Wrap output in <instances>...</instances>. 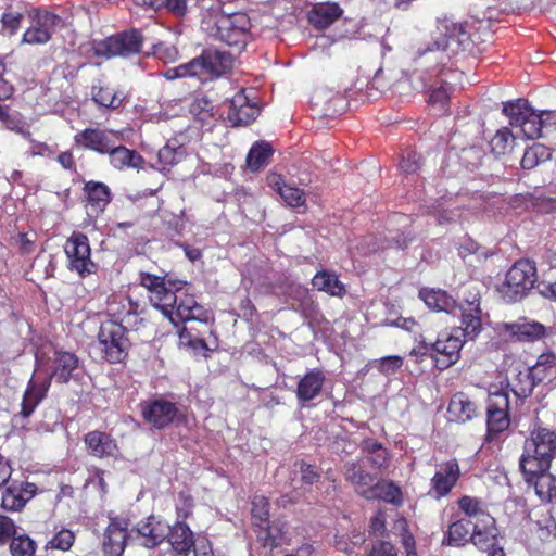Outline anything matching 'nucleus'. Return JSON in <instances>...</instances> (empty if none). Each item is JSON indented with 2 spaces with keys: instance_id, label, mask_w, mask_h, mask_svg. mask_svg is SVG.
<instances>
[{
  "instance_id": "23",
  "label": "nucleus",
  "mask_w": 556,
  "mask_h": 556,
  "mask_svg": "<svg viewBox=\"0 0 556 556\" xmlns=\"http://www.w3.org/2000/svg\"><path fill=\"white\" fill-rule=\"evenodd\" d=\"M470 540L475 546L488 553V556H505L501 546L497 545L495 520L490 526L475 523Z\"/></svg>"
},
{
  "instance_id": "47",
  "label": "nucleus",
  "mask_w": 556,
  "mask_h": 556,
  "mask_svg": "<svg viewBox=\"0 0 556 556\" xmlns=\"http://www.w3.org/2000/svg\"><path fill=\"white\" fill-rule=\"evenodd\" d=\"M260 531L257 533V538L262 541L264 546H268L270 548L277 547L282 543V532L281 529L276 525L260 523Z\"/></svg>"
},
{
  "instance_id": "10",
  "label": "nucleus",
  "mask_w": 556,
  "mask_h": 556,
  "mask_svg": "<svg viewBox=\"0 0 556 556\" xmlns=\"http://www.w3.org/2000/svg\"><path fill=\"white\" fill-rule=\"evenodd\" d=\"M508 410V393L506 391L490 392L486 409V442L497 440L501 433L508 430L510 426Z\"/></svg>"
},
{
  "instance_id": "18",
  "label": "nucleus",
  "mask_w": 556,
  "mask_h": 556,
  "mask_svg": "<svg viewBox=\"0 0 556 556\" xmlns=\"http://www.w3.org/2000/svg\"><path fill=\"white\" fill-rule=\"evenodd\" d=\"M258 114V106L249 100V97L243 90L235 94L231 99L228 111V121L233 126L248 125L255 121Z\"/></svg>"
},
{
  "instance_id": "8",
  "label": "nucleus",
  "mask_w": 556,
  "mask_h": 556,
  "mask_svg": "<svg viewBox=\"0 0 556 556\" xmlns=\"http://www.w3.org/2000/svg\"><path fill=\"white\" fill-rule=\"evenodd\" d=\"M494 332L505 341L533 343L554 334L552 328L540 321L522 316L511 323L501 321L493 327Z\"/></svg>"
},
{
  "instance_id": "26",
  "label": "nucleus",
  "mask_w": 556,
  "mask_h": 556,
  "mask_svg": "<svg viewBox=\"0 0 556 556\" xmlns=\"http://www.w3.org/2000/svg\"><path fill=\"white\" fill-rule=\"evenodd\" d=\"M343 13V10L334 2L319 3L313 7L308 13L309 23L317 29H326L332 25Z\"/></svg>"
},
{
  "instance_id": "19",
  "label": "nucleus",
  "mask_w": 556,
  "mask_h": 556,
  "mask_svg": "<svg viewBox=\"0 0 556 556\" xmlns=\"http://www.w3.org/2000/svg\"><path fill=\"white\" fill-rule=\"evenodd\" d=\"M84 443L89 455L97 458L117 457L119 448L115 439L106 432L93 430L85 434Z\"/></svg>"
},
{
  "instance_id": "42",
  "label": "nucleus",
  "mask_w": 556,
  "mask_h": 556,
  "mask_svg": "<svg viewBox=\"0 0 556 556\" xmlns=\"http://www.w3.org/2000/svg\"><path fill=\"white\" fill-rule=\"evenodd\" d=\"M536 381L532 378L529 368L523 371L519 370L515 374V377L509 381L511 391L518 397H527L531 394L533 388L536 386Z\"/></svg>"
},
{
  "instance_id": "34",
  "label": "nucleus",
  "mask_w": 556,
  "mask_h": 556,
  "mask_svg": "<svg viewBox=\"0 0 556 556\" xmlns=\"http://www.w3.org/2000/svg\"><path fill=\"white\" fill-rule=\"evenodd\" d=\"M529 370L536 383L553 380L556 377V355L549 351L542 353Z\"/></svg>"
},
{
  "instance_id": "12",
  "label": "nucleus",
  "mask_w": 556,
  "mask_h": 556,
  "mask_svg": "<svg viewBox=\"0 0 556 556\" xmlns=\"http://www.w3.org/2000/svg\"><path fill=\"white\" fill-rule=\"evenodd\" d=\"M464 345V339L459 328L453 331H443L432 344L438 354L435 358L439 369H446L459 359V352Z\"/></svg>"
},
{
  "instance_id": "32",
  "label": "nucleus",
  "mask_w": 556,
  "mask_h": 556,
  "mask_svg": "<svg viewBox=\"0 0 556 556\" xmlns=\"http://www.w3.org/2000/svg\"><path fill=\"white\" fill-rule=\"evenodd\" d=\"M87 197L89 214H99L111 200L110 189L103 182L89 181L84 188Z\"/></svg>"
},
{
  "instance_id": "7",
  "label": "nucleus",
  "mask_w": 556,
  "mask_h": 556,
  "mask_svg": "<svg viewBox=\"0 0 556 556\" xmlns=\"http://www.w3.org/2000/svg\"><path fill=\"white\" fill-rule=\"evenodd\" d=\"M536 279L535 264L529 260H519L507 271L498 292L506 302L520 301L533 289Z\"/></svg>"
},
{
  "instance_id": "17",
  "label": "nucleus",
  "mask_w": 556,
  "mask_h": 556,
  "mask_svg": "<svg viewBox=\"0 0 556 556\" xmlns=\"http://www.w3.org/2000/svg\"><path fill=\"white\" fill-rule=\"evenodd\" d=\"M459 314L463 337L473 339L479 334L482 328L480 301L477 295L471 301L466 300L463 304H457L456 314Z\"/></svg>"
},
{
  "instance_id": "54",
  "label": "nucleus",
  "mask_w": 556,
  "mask_h": 556,
  "mask_svg": "<svg viewBox=\"0 0 556 556\" xmlns=\"http://www.w3.org/2000/svg\"><path fill=\"white\" fill-rule=\"evenodd\" d=\"M280 197L289 206L292 207L302 206L305 202L303 191L289 185L282 189Z\"/></svg>"
},
{
  "instance_id": "4",
  "label": "nucleus",
  "mask_w": 556,
  "mask_h": 556,
  "mask_svg": "<svg viewBox=\"0 0 556 556\" xmlns=\"http://www.w3.org/2000/svg\"><path fill=\"white\" fill-rule=\"evenodd\" d=\"M202 27L216 39L241 50L248 42L250 20L244 13H220L217 3L212 13L203 16Z\"/></svg>"
},
{
  "instance_id": "44",
  "label": "nucleus",
  "mask_w": 556,
  "mask_h": 556,
  "mask_svg": "<svg viewBox=\"0 0 556 556\" xmlns=\"http://www.w3.org/2000/svg\"><path fill=\"white\" fill-rule=\"evenodd\" d=\"M367 460L376 468H382L388 464V453L386 448L374 440H366L362 447Z\"/></svg>"
},
{
  "instance_id": "2",
  "label": "nucleus",
  "mask_w": 556,
  "mask_h": 556,
  "mask_svg": "<svg viewBox=\"0 0 556 556\" xmlns=\"http://www.w3.org/2000/svg\"><path fill=\"white\" fill-rule=\"evenodd\" d=\"M556 456V432L543 427L531 430L525 440L519 468L527 482H531L539 473L549 470Z\"/></svg>"
},
{
  "instance_id": "22",
  "label": "nucleus",
  "mask_w": 556,
  "mask_h": 556,
  "mask_svg": "<svg viewBox=\"0 0 556 556\" xmlns=\"http://www.w3.org/2000/svg\"><path fill=\"white\" fill-rule=\"evenodd\" d=\"M459 475L460 469L456 460H448L440 465L439 470L431 479V490L438 497L445 496L456 484Z\"/></svg>"
},
{
  "instance_id": "6",
  "label": "nucleus",
  "mask_w": 556,
  "mask_h": 556,
  "mask_svg": "<svg viewBox=\"0 0 556 556\" xmlns=\"http://www.w3.org/2000/svg\"><path fill=\"white\" fill-rule=\"evenodd\" d=\"M28 27L23 33L21 43L42 46L48 43L55 33L66 26V21L46 8L30 7L27 10Z\"/></svg>"
},
{
  "instance_id": "11",
  "label": "nucleus",
  "mask_w": 556,
  "mask_h": 556,
  "mask_svg": "<svg viewBox=\"0 0 556 556\" xmlns=\"http://www.w3.org/2000/svg\"><path fill=\"white\" fill-rule=\"evenodd\" d=\"M142 47L141 35L131 30L117 36L109 37L105 40L97 43L96 53L98 55L113 58V56H128L138 53Z\"/></svg>"
},
{
  "instance_id": "59",
  "label": "nucleus",
  "mask_w": 556,
  "mask_h": 556,
  "mask_svg": "<svg viewBox=\"0 0 556 556\" xmlns=\"http://www.w3.org/2000/svg\"><path fill=\"white\" fill-rule=\"evenodd\" d=\"M193 503L189 495L179 494L178 503L176 505L177 515L179 518H187L192 510Z\"/></svg>"
},
{
  "instance_id": "43",
  "label": "nucleus",
  "mask_w": 556,
  "mask_h": 556,
  "mask_svg": "<svg viewBox=\"0 0 556 556\" xmlns=\"http://www.w3.org/2000/svg\"><path fill=\"white\" fill-rule=\"evenodd\" d=\"M93 101L106 109H117L123 102V98L111 87L94 86L92 88Z\"/></svg>"
},
{
  "instance_id": "57",
  "label": "nucleus",
  "mask_w": 556,
  "mask_h": 556,
  "mask_svg": "<svg viewBox=\"0 0 556 556\" xmlns=\"http://www.w3.org/2000/svg\"><path fill=\"white\" fill-rule=\"evenodd\" d=\"M16 535L15 523L5 516H0V545L5 544Z\"/></svg>"
},
{
  "instance_id": "39",
  "label": "nucleus",
  "mask_w": 556,
  "mask_h": 556,
  "mask_svg": "<svg viewBox=\"0 0 556 556\" xmlns=\"http://www.w3.org/2000/svg\"><path fill=\"white\" fill-rule=\"evenodd\" d=\"M201 76H203V67L201 65L200 56L194 58L187 63L180 64L179 66L168 68L164 72V77L168 80Z\"/></svg>"
},
{
  "instance_id": "50",
  "label": "nucleus",
  "mask_w": 556,
  "mask_h": 556,
  "mask_svg": "<svg viewBox=\"0 0 556 556\" xmlns=\"http://www.w3.org/2000/svg\"><path fill=\"white\" fill-rule=\"evenodd\" d=\"M213 104L204 96L195 97L190 104V113L194 118L205 122L213 116Z\"/></svg>"
},
{
  "instance_id": "48",
  "label": "nucleus",
  "mask_w": 556,
  "mask_h": 556,
  "mask_svg": "<svg viewBox=\"0 0 556 556\" xmlns=\"http://www.w3.org/2000/svg\"><path fill=\"white\" fill-rule=\"evenodd\" d=\"M10 552L12 556H35L36 544L28 535H15L11 540Z\"/></svg>"
},
{
  "instance_id": "53",
  "label": "nucleus",
  "mask_w": 556,
  "mask_h": 556,
  "mask_svg": "<svg viewBox=\"0 0 556 556\" xmlns=\"http://www.w3.org/2000/svg\"><path fill=\"white\" fill-rule=\"evenodd\" d=\"M185 156V150L179 148H174L170 146H165L159 151V160L164 165H175L179 163Z\"/></svg>"
},
{
  "instance_id": "25",
  "label": "nucleus",
  "mask_w": 556,
  "mask_h": 556,
  "mask_svg": "<svg viewBox=\"0 0 556 556\" xmlns=\"http://www.w3.org/2000/svg\"><path fill=\"white\" fill-rule=\"evenodd\" d=\"M108 155L110 164L118 170L126 168L139 169L144 162L143 157L138 152L122 146L121 142L113 144Z\"/></svg>"
},
{
  "instance_id": "40",
  "label": "nucleus",
  "mask_w": 556,
  "mask_h": 556,
  "mask_svg": "<svg viewBox=\"0 0 556 556\" xmlns=\"http://www.w3.org/2000/svg\"><path fill=\"white\" fill-rule=\"evenodd\" d=\"M468 39L465 31L456 26H453L452 34L448 35L442 42L435 41L434 46L438 51L446 52L447 56L457 54L463 50L462 46Z\"/></svg>"
},
{
  "instance_id": "46",
  "label": "nucleus",
  "mask_w": 556,
  "mask_h": 556,
  "mask_svg": "<svg viewBox=\"0 0 556 556\" xmlns=\"http://www.w3.org/2000/svg\"><path fill=\"white\" fill-rule=\"evenodd\" d=\"M549 156L551 153L545 146L535 143L523 153L521 159V166L525 169H531L535 167L540 162L548 160Z\"/></svg>"
},
{
  "instance_id": "1",
  "label": "nucleus",
  "mask_w": 556,
  "mask_h": 556,
  "mask_svg": "<svg viewBox=\"0 0 556 556\" xmlns=\"http://www.w3.org/2000/svg\"><path fill=\"white\" fill-rule=\"evenodd\" d=\"M140 283L148 290L152 305L175 326L189 320L207 324L212 319L211 313L199 305L193 296L177 294L182 281L173 282L164 277L141 273Z\"/></svg>"
},
{
  "instance_id": "20",
  "label": "nucleus",
  "mask_w": 556,
  "mask_h": 556,
  "mask_svg": "<svg viewBox=\"0 0 556 556\" xmlns=\"http://www.w3.org/2000/svg\"><path fill=\"white\" fill-rule=\"evenodd\" d=\"M50 386L51 377H45L42 379L30 378L21 404V414L24 417H28L35 412L36 407L46 397Z\"/></svg>"
},
{
  "instance_id": "35",
  "label": "nucleus",
  "mask_w": 556,
  "mask_h": 556,
  "mask_svg": "<svg viewBox=\"0 0 556 556\" xmlns=\"http://www.w3.org/2000/svg\"><path fill=\"white\" fill-rule=\"evenodd\" d=\"M365 498H381L384 502L399 506L403 501V495L401 489L393 482L381 481L377 482L372 490L365 493Z\"/></svg>"
},
{
  "instance_id": "24",
  "label": "nucleus",
  "mask_w": 556,
  "mask_h": 556,
  "mask_svg": "<svg viewBox=\"0 0 556 556\" xmlns=\"http://www.w3.org/2000/svg\"><path fill=\"white\" fill-rule=\"evenodd\" d=\"M203 75L220 76L227 73L232 66V56L229 52L216 49H207L201 55Z\"/></svg>"
},
{
  "instance_id": "5",
  "label": "nucleus",
  "mask_w": 556,
  "mask_h": 556,
  "mask_svg": "<svg viewBox=\"0 0 556 556\" xmlns=\"http://www.w3.org/2000/svg\"><path fill=\"white\" fill-rule=\"evenodd\" d=\"M503 113L509 118L511 127L520 128L526 139L540 138L544 128L556 123L555 112H536L522 100L505 103Z\"/></svg>"
},
{
  "instance_id": "45",
  "label": "nucleus",
  "mask_w": 556,
  "mask_h": 556,
  "mask_svg": "<svg viewBox=\"0 0 556 556\" xmlns=\"http://www.w3.org/2000/svg\"><path fill=\"white\" fill-rule=\"evenodd\" d=\"M470 529H472V521L462 519L453 522L447 530V544L455 546L465 544L469 539Z\"/></svg>"
},
{
  "instance_id": "38",
  "label": "nucleus",
  "mask_w": 556,
  "mask_h": 556,
  "mask_svg": "<svg viewBox=\"0 0 556 556\" xmlns=\"http://www.w3.org/2000/svg\"><path fill=\"white\" fill-rule=\"evenodd\" d=\"M528 483L534 485L535 493L542 501L556 502V476L546 471L539 473Z\"/></svg>"
},
{
  "instance_id": "41",
  "label": "nucleus",
  "mask_w": 556,
  "mask_h": 556,
  "mask_svg": "<svg viewBox=\"0 0 556 556\" xmlns=\"http://www.w3.org/2000/svg\"><path fill=\"white\" fill-rule=\"evenodd\" d=\"M515 140V136L507 127L498 129L490 141L492 153L495 156L509 153L513 150Z\"/></svg>"
},
{
  "instance_id": "56",
  "label": "nucleus",
  "mask_w": 556,
  "mask_h": 556,
  "mask_svg": "<svg viewBox=\"0 0 556 556\" xmlns=\"http://www.w3.org/2000/svg\"><path fill=\"white\" fill-rule=\"evenodd\" d=\"M154 54L159 60L169 63L177 59L178 50L172 45L159 43L154 47Z\"/></svg>"
},
{
  "instance_id": "62",
  "label": "nucleus",
  "mask_w": 556,
  "mask_h": 556,
  "mask_svg": "<svg viewBox=\"0 0 556 556\" xmlns=\"http://www.w3.org/2000/svg\"><path fill=\"white\" fill-rule=\"evenodd\" d=\"M448 98L450 96L447 89L441 86L432 90L429 101L433 105L439 104L441 106H444L445 103L448 101Z\"/></svg>"
},
{
  "instance_id": "3",
  "label": "nucleus",
  "mask_w": 556,
  "mask_h": 556,
  "mask_svg": "<svg viewBox=\"0 0 556 556\" xmlns=\"http://www.w3.org/2000/svg\"><path fill=\"white\" fill-rule=\"evenodd\" d=\"M108 311L115 320H108L100 327L98 340L104 357L110 363H119L126 356L128 349V340L125 337V330L131 325L130 307L123 311L119 309V304L115 301L109 303Z\"/></svg>"
},
{
  "instance_id": "30",
  "label": "nucleus",
  "mask_w": 556,
  "mask_h": 556,
  "mask_svg": "<svg viewBox=\"0 0 556 556\" xmlns=\"http://www.w3.org/2000/svg\"><path fill=\"white\" fill-rule=\"evenodd\" d=\"M344 477L363 497H365V493L372 490L374 485L377 483L372 475L364 471L362 466L354 462L344 465Z\"/></svg>"
},
{
  "instance_id": "36",
  "label": "nucleus",
  "mask_w": 556,
  "mask_h": 556,
  "mask_svg": "<svg viewBox=\"0 0 556 556\" xmlns=\"http://www.w3.org/2000/svg\"><path fill=\"white\" fill-rule=\"evenodd\" d=\"M312 285L317 290L324 291L332 296H342L345 293V288L338 277L327 271L316 274L312 279Z\"/></svg>"
},
{
  "instance_id": "52",
  "label": "nucleus",
  "mask_w": 556,
  "mask_h": 556,
  "mask_svg": "<svg viewBox=\"0 0 556 556\" xmlns=\"http://www.w3.org/2000/svg\"><path fill=\"white\" fill-rule=\"evenodd\" d=\"M252 516L261 523H267L269 517V504L265 496L255 495L252 500Z\"/></svg>"
},
{
  "instance_id": "64",
  "label": "nucleus",
  "mask_w": 556,
  "mask_h": 556,
  "mask_svg": "<svg viewBox=\"0 0 556 556\" xmlns=\"http://www.w3.org/2000/svg\"><path fill=\"white\" fill-rule=\"evenodd\" d=\"M419 163L416 155H408L404 157L400 163V168L406 173H414L418 169Z\"/></svg>"
},
{
  "instance_id": "51",
  "label": "nucleus",
  "mask_w": 556,
  "mask_h": 556,
  "mask_svg": "<svg viewBox=\"0 0 556 556\" xmlns=\"http://www.w3.org/2000/svg\"><path fill=\"white\" fill-rule=\"evenodd\" d=\"M74 541V532L64 528L53 535V538L49 541L48 545L51 548L61 549L65 552L73 546Z\"/></svg>"
},
{
  "instance_id": "61",
  "label": "nucleus",
  "mask_w": 556,
  "mask_h": 556,
  "mask_svg": "<svg viewBox=\"0 0 556 556\" xmlns=\"http://www.w3.org/2000/svg\"><path fill=\"white\" fill-rule=\"evenodd\" d=\"M370 556H397L394 546L388 542H379L371 548Z\"/></svg>"
},
{
  "instance_id": "14",
  "label": "nucleus",
  "mask_w": 556,
  "mask_h": 556,
  "mask_svg": "<svg viewBox=\"0 0 556 556\" xmlns=\"http://www.w3.org/2000/svg\"><path fill=\"white\" fill-rule=\"evenodd\" d=\"M137 539L147 548H153L169 535V525L160 517L150 516L136 527Z\"/></svg>"
},
{
  "instance_id": "60",
  "label": "nucleus",
  "mask_w": 556,
  "mask_h": 556,
  "mask_svg": "<svg viewBox=\"0 0 556 556\" xmlns=\"http://www.w3.org/2000/svg\"><path fill=\"white\" fill-rule=\"evenodd\" d=\"M301 479L306 484H313L318 479V473L312 465H307L303 462L299 464Z\"/></svg>"
},
{
  "instance_id": "55",
  "label": "nucleus",
  "mask_w": 556,
  "mask_h": 556,
  "mask_svg": "<svg viewBox=\"0 0 556 556\" xmlns=\"http://www.w3.org/2000/svg\"><path fill=\"white\" fill-rule=\"evenodd\" d=\"M23 14L15 11H5L1 16V23L4 28L10 30V34H15L22 24Z\"/></svg>"
},
{
  "instance_id": "63",
  "label": "nucleus",
  "mask_w": 556,
  "mask_h": 556,
  "mask_svg": "<svg viewBox=\"0 0 556 556\" xmlns=\"http://www.w3.org/2000/svg\"><path fill=\"white\" fill-rule=\"evenodd\" d=\"M163 7L167 9V11L177 14L184 15L187 11V1L186 0H163Z\"/></svg>"
},
{
  "instance_id": "16",
  "label": "nucleus",
  "mask_w": 556,
  "mask_h": 556,
  "mask_svg": "<svg viewBox=\"0 0 556 556\" xmlns=\"http://www.w3.org/2000/svg\"><path fill=\"white\" fill-rule=\"evenodd\" d=\"M176 405L166 400H154L142 405V416L146 422L162 429L173 422L177 416Z\"/></svg>"
},
{
  "instance_id": "21",
  "label": "nucleus",
  "mask_w": 556,
  "mask_h": 556,
  "mask_svg": "<svg viewBox=\"0 0 556 556\" xmlns=\"http://www.w3.org/2000/svg\"><path fill=\"white\" fill-rule=\"evenodd\" d=\"M52 361V371L48 377L55 379L59 383H66L74 377L75 370L78 369V357L71 352L54 350Z\"/></svg>"
},
{
  "instance_id": "13",
  "label": "nucleus",
  "mask_w": 556,
  "mask_h": 556,
  "mask_svg": "<svg viewBox=\"0 0 556 556\" xmlns=\"http://www.w3.org/2000/svg\"><path fill=\"white\" fill-rule=\"evenodd\" d=\"M122 140V132L98 128H87L75 136L77 144L100 154H108L112 146Z\"/></svg>"
},
{
  "instance_id": "29",
  "label": "nucleus",
  "mask_w": 556,
  "mask_h": 556,
  "mask_svg": "<svg viewBox=\"0 0 556 556\" xmlns=\"http://www.w3.org/2000/svg\"><path fill=\"white\" fill-rule=\"evenodd\" d=\"M458 507L469 518L467 521H472V527L475 523H482L483 527H488L493 522V517L479 498L463 496L458 501Z\"/></svg>"
},
{
  "instance_id": "58",
  "label": "nucleus",
  "mask_w": 556,
  "mask_h": 556,
  "mask_svg": "<svg viewBox=\"0 0 556 556\" xmlns=\"http://www.w3.org/2000/svg\"><path fill=\"white\" fill-rule=\"evenodd\" d=\"M403 365L400 356H386L380 359L379 370L386 375L394 374Z\"/></svg>"
},
{
  "instance_id": "37",
  "label": "nucleus",
  "mask_w": 556,
  "mask_h": 556,
  "mask_svg": "<svg viewBox=\"0 0 556 556\" xmlns=\"http://www.w3.org/2000/svg\"><path fill=\"white\" fill-rule=\"evenodd\" d=\"M271 154L273 149L269 143L264 141L256 142L247 155V165L253 172L258 170L268 164Z\"/></svg>"
},
{
  "instance_id": "33",
  "label": "nucleus",
  "mask_w": 556,
  "mask_h": 556,
  "mask_svg": "<svg viewBox=\"0 0 556 556\" xmlns=\"http://www.w3.org/2000/svg\"><path fill=\"white\" fill-rule=\"evenodd\" d=\"M478 407L466 394H455L448 404L451 418L458 422H466L477 416Z\"/></svg>"
},
{
  "instance_id": "15",
  "label": "nucleus",
  "mask_w": 556,
  "mask_h": 556,
  "mask_svg": "<svg viewBox=\"0 0 556 556\" xmlns=\"http://www.w3.org/2000/svg\"><path fill=\"white\" fill-rule=\"evenodd\" d=\"M129 522L124 518L111 519L104 534L103 549L106 556H122L130 539Z\"/></svg>"
},
{
  "instance_id": "31",
  "label": "nucleus",
  "mask_w": 556,
  "mask_h": 556,
  "mask_svg": "<svg viewBox=\"0 0 556 556\" xmlns=\"http://www.w3.org/2000/svg\"><path fill=\"white\" fill-rule=\"evenodd\" d=\"M419 295L428 307L438 312L456 314L457 304L445 291L440 289H422Z\"/></svg>"
},
{
  "instance_id": "9",
  "label": "nucleus",
  "mask_w": 556,
  "mask_h": 556,
  "mask_svg": "<svg viewBox=\"0 0 556 556\" xmlns=\"http://www.w3.org/2000/svg\"><path fill=\"white\" fill-rule=\"evenodd\" d=\"M64 252L67 257V267L79 277H86L96 271V264L91 260L89 240L81 232H74L66 240Z\"/></svg>"
},
{
  "instance_id": "49",
  "label": "nucleus",
  "mask_w": 556,
  "mask_h": 556,
  "mask_svg": "<svg viewBox=\"0 0 556 556\" xmlns=\"http://www.w3.org/2000/svg\"><path fill=\"white\" fill-rule=\"evenodd\" d=\"M27 498L18 486H9L2 495V507L8 510H18L25 506Z\"/></svg>"
},
{
  "instance_id": "27",
  "label": "nucleus",
  "mask_w": 556,
  "mask_h": 556,
  "mask_svg": "<svg viewBox=\"0 0 556 556\" xmlns=\"http://www.w3.org/2000/svg\"><path fill=\"white\" fill-rule=\"evenodd\" d=\"M325 375L318 369L305 374L299 381L296 397L300 402H308L317 397L325 383Z\"/></svg>"
},
{
  "instance_id": "28",
  "label": "nucleus",
  "mask_w": 556,
  "mask_h": 556,
  "mask_svg": "<svg viewBox=\"0 0 556 556\" xmlns=\"http://www.w3.org/2000/svg\"><path fill=\"white\" fill-rule=\"evenodd\" d=\"M167 540L176 554L180 556H188L194 547L193 532L186 523L180 521L176 522L173 527L169 526Z\"/></svg>"
}]
</instances>
